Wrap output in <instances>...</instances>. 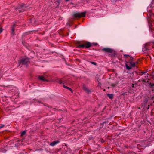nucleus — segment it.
Returning a JSON list of instances; mask_svg holds the SVG:
<instances>
[{"mask_svg": "<svg viewBox=\"0 0 154 154\" xmlns=\"http://www.w3.org/2000/svg\"><path fill=\"white\" fill-rule=\"evenodd\" d=\"M91 46V44L88 42H86L83 44H80L79 45L78 47L79 48H88Z\"/></svg>", "mask_w": 154, "mask_h": 154, "instance_id": "f257e3e1", "label": "nucleus"}, {"mask_svg": "<svg viewBox=\"0 0 154 154\" xmlns=\"http://www.w3.org/2000/svg\"><path fill=\"white\" fill-rule=\"evenodd\" d=\"M86 14L85 12H83L81 13H76L74 14V16L75 17H78L80 18L82 17H85Z\"/></svg>", "mask_w": 154, "mask_h": 154, "instance_id": "f03ea898", "label": "nucleus"}, {"mask_svg": "<svg viewBox=\"0 0 154 154\" xmlns=\"http://www.w3.org/2000/svg\"><path fill=\"white\" fill-rule=\"evenodd\" d=\"M29 59L28 58L22 59L20 61V63L22 64H25L29 62Z\"/></svg>", "mask_w": 154, "mask_h": 154, "instance_id": "7ed1b4c3", "label": "nucleus"}, {"mask_svg": "<svg viewBox=\"0 0 154 154\" xmlns=\"http://www.w3.org/2000/svg\"><path fill=\"white\" fill-rule=\"evenodd\" d=\"M101 51L103 52L112 53L113 52V50L111 48H105L102 49Z\"/></svg>", "mask_w": 154, "mask_h": 154, "instance_id": "20e7f679", "label": "nucleus"}, {"mask_svg": "<svg viewBox=\"0 0 154 154\" xmlns=\"http://www.w3.org/2000/svg\"><path fill=\"white\" fill-rule=\"evenodd\" d=\"M60 141L58 140L54 141L50 143V145L51 146H53L55 145L58 143Z\"/></svg>", "mask_w": 154, "mask_h": 154, "instance_id": "39448f33", "label": "nucleus"}, {"mask_svg": "<svg viewBox=\"0 0 154 154\" xmlns=\"http://www.w3.org/2000/svg\"><path fill=\"white\" fill-rule=\"evenodd\" d=\"M83 89L87 93H89L91 92V90L88 89L84 85L83 87Z\"/></svg>", "mask_w": 154, "mask_h": 154, "instance_id": "423d86ee", "label": "nucleus"}, {"mask_svg": "<svg viewBox=\"0 0 154 154\" xmlns=\"http://www.w3.org/2000/svg\"><path fill=\"white\" fill-rule=\"evenodd\" d=\"M39 79L40 80H42L43 81H47V80L44 77L42 76H39Z\"/></svg>", "mask_w": 154, "mask_h": 154, "instance_id": "0eeeda50", "label": "nucleus"}, {"mask_svg": "<svg viewBox=\"0 0 154 154\" xmlns=\"http://www.w3.org/2000/svg\"><path fill=\"white\" fill-rule=\"evenodd\" d=\"M107 96L111 99H112L113 98V95L112 94H108Z\"/></svg>", "mask_w": 154, "mask_h": 154, "instance_id": "6e6552de", "label": "nucleus"}, {"mask_svg": "<svg viewBox=\"0 0 154 154\" xmlns=\"http://www.w3.org/2000/svg\"><path fill=\"white\" fill-rule=\"evenodd\" d=\"M126 66L127 69L128 70H129L132 68L131 66H128V65L127 64H126Z\"/></svg>", "mask_w": 154, "mask_h": 154, "instance_id": "1a4fd4ad", "label": "nucleus"}, {"mask_svg": "<svg viewBox=\"0 0 154 154\" xmlns=\"http://www.w3.org/2000/svg\"><path fill=\"white\" fill-rule=\"evenodd\" d=\"M130 65H131V66L132 67H134L135 66V63L131 61V62L130 63Z\"/></svg>", "mask_w": 154, "mask_h": 154, "instance_id": "9d476101", "label": "nucleus"}, {"mask_svg": "<svg viewBox=\"0 0 154 154\" xmlns=\"http://www.w3.org/2000/svg\"><path fill=\"white\" fill-rule=\"evenodd\" d=\"M23 4H21V5H20V6H19L17 8H20L21 7H23Z\"/></svg>", "mask_w": 154, "mask_h": 154, "instance_id": "9b49d317", "label": "nucleus"}, {"mask_svg": "<svg viewBox=\"0 0 154 154\" xmlns=\"http://www.w3.org/2000/svg\"><path fill=\"white\" fill-rule=\"evenodd\" d=\"M147 100H146L144 101L142 104V105L143 106V104H144V105H146V104L147 103Z\"/></svg>", "mask_w": 154, "mask_h": 154, "instance_id": "f8f14e48", "label": "nucleus"}, {"mask_svg": "<svg viewBox=\"0 0 154 154\" xmlns=\"http://www.w3.org/2000/svg\"><path fill=\"white\" fill-rule=\"evenodd\" d=\"M57 82H59L60 84H61L62 83V81L58 79V80L56 81Z\"/></svg>", "mask_w": 154, "mask_h": 154, "instance_id": "ddd939ff", "label": "nucleus"}, {"mask_svg": "<svg viewBox=\"0 0 154 154\" xmlns=\"http://www.w3.org/2000/svg\"><path fill=\"white\" fill-rule=\"evenodd\" d=\"M150 84L151 85V88H154V84H151L150 83Z\"/></svg>", "mask_w": 154, "mask_h": 154, "instance_id": "4468645a", "label": "nucleus"}, {"mask_svg": "<svg viewBox=\"0 0 154 154\" xmlns=\"http://www.w3.org/2000/svg\"><path fill=\"white\" fill-rule=\"evenodd\" d=\"M5 125L3 124H0V129L3 128L4 127Z\"/></svg>", "mask_w": 154, "mask_h": 154, "instance_id": "2eb2a0df", "label": "nucleus"}, {"mask_svg": "<svg viewBox=\"0 0 154 154\" xmlns=\"http://www.w3.org/2000/svg\"><path fill=\"white\" fill-rule=\"evenodd\" d=\"M26 132L25 131H23L21 133V135H23L25 134Z\"/></svg>", "mask_w": 154, "mask_h": 154, "instance_id": "dca6fc26", "label": "nucleus"}, {"mask_svg": "<svg viewBox=\"0 0 154 154\" xmlns=\"http://www.w3.org/2000/svg\"><path fill=\"white\" fill-rule=\"evenodd\" d=\"M14 27H13L12 29V34H14Z\"/></svg>", "mask_w": 154, "mask_h": 154, "instance_id": "f3484780", "label": "nucleus"}, {"mask_svg": "<svg viewBox=\"0 0 154 154\" xmlns=\"http://www.w3.org/2000/svg\"><path fill=\"white\" fill-rule=\"evenodd\" d=\"M154 98V96H150V97H149V99H153Z\"/></svg>", "mask_w": 154, "mask_h": 154, "instance_id": "a211bd4d", "label": "nucleus"}, {"mask_svg": "<svg viewBox=\"0 0 154 154\" xmlns=\"http://www.w3.org/2000/svg\"><path fill=\"white\" fill-rule=\"evenodd\" d=\"M91 63L94 65H96V63L95 62H91Z\"/></svg>", "mask_w": 154, "mask_h": 154, "instance_id": "6ab92c4d", "label": "nucleus"}, {"mask_svg": "<svg viewBox=\"0 0 154 154\" xmlns=\"http://www.w3.org/2000/svg\"><path fill=\"white\" fill-rule=\"evenodd\" d=\"M68 89H69V90H70V91H71V92L72 93V92H73V91L72 90V89L70 88L69 87L68 88Z\"/></svg>", "mask_w": 154, "mask_h": 154, "instance_id": "aec40b11", "label": "nucleus"}, {"mask_svg": "<svg viewBox=\"0 0 154 154\" xmlns=\"http://www.w3.org/2000/svg\"><path fill=\"white\" fill-rule=\"evenodd\" d=\"M2 29L1 28H0V33L2 32Z\"/></svg>", "mask_w": 154, "mask_h": 154, "instance_id": "412c9836", "label": "nucleus"}, {"mask_svg": "<svg viewBox=\"0 0 154 154\" xmlns=\"http://www.w3.org/2000/svg\"><path fill=\"white\" fill-rule=\"evenodd\" d=\"M63 87L64 88H67V89H68V88H69V87H68L67 86H65L64 85H63Z\"/></svg>", "mask_w": 154, "mask_h": 154, "instance_id": "4be33fe9", "label": "nucleus"}, {"mask_svg": "<svg viewBox=\"0 0 154 154\" xmlns=\"http://www.w3.org/2000/svg\"><path fill=\"white\" fill-rule=\"evenodd\" d=\"M69 0H65L66 2H67V1H69Z\"/></svg>", "mask_w": 154, "mask_h": 154, "instance_id": "5701e85b", "label": "nucleus"}, {"mask_svg": "<svg viewBox=\"0 0 154 154\" xmlns=\"http://www.w3.org/2000/svg\"><path fill=\"white\" fill-rule=\"evenodd\" d=\"M149 105H148V107H149ZM148 109H149V107L148 108Z\"/></svg>", "mask_w": 154, "mask_h": 154, "instance_id": "b1692460", "label": "nucleus"}, {"mask_svg": "<svg viewBox=\"0 0 154 154\" xmlns=\"http://www.w3.org/2000/svg\"><path fill=\"white\" fill-rule=\"evenodd\" d=\"M140 109V107H139V108H138V109Z\"/></svg>", "mask_w": 154, "mask_h": 154, "instance_id": "393cba45", "label": "nucleus"}, {"mask_svg": "<svg viewBox=\"0 0 154 154\" xmlns=\"http://www.w3.org/2000/svg\"><path fill=\"white\" fill-rule=\"evenodd\" d=\"M19 11H20V12L21 11H20V10H19Z\"/></svg>", "mask_w": 154, "mask_h": 154, "instance_id": "a878e982", "label": "nucleus"}, {"mask_svg": "<svg viewBox=\"0 0 154 154\" xmlns=\"http://www.w3.org/2000/svg\"><path fill=\"white\" fill-rule=\"evenodd\" d=\"M154 90L153 89H152V91H153Z\"/></svg>", "mask_w": 154, "mask_h": 154, "instance_id": "bb28decb", "label": "nucleus"}, {"mask_svg": "<svg viewBox=\"0 0 154 154\" xmlns=\"http://www.w3.org/2000/svg\"><path fill=\"white\" fill-rule=\"evenodd\" d=\"M153 15L154 16V14H153Z\"/></svg>", "mask_w": 154, "mask_h": 154, "instance_id": "cd10ccee", "label": "nucleus"}]
</instances>
